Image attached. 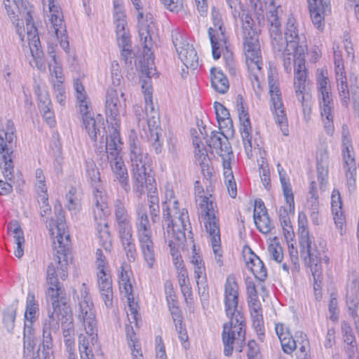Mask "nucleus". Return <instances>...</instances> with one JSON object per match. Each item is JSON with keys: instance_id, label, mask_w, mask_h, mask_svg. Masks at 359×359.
Returning a JSON list of instances; mask_svg holds the SVG:
<instances>
[{"instance_id": "obj_28", "label": "nucleus", "mask_w": 359, "mask_h": 359, "mask_svg": "<svg viewBox=\"0 0 359 359\" xmlns=\"http://www.w3.org/2000/svg\"><path fill=\"white\" fill-rule=\"evenodd\" d=\"M93 194L95 201V208L93 210L94 217L95 220L98 219L102 220L108 213L107 196L102 191L100 185L94 187Z\"/></svg>"}, {"instance_id": "obj_15", "label": "nucleus", "mask_w": 359, "mask_h": 359, "mask_svg": "<svg viewBox=\"0 0 359 359\" xmlns=\"http://www.w3.org/2000/svg\"><path fill=\"white\" fill-rule=\"evenodd\" d=\"M301 247V255L304 258L306 264H309L312 271L313 276L315 280L314 290H316L320 287L317 278L320 276V267L318 264L320 262V252L317 249L316 245L311 236L299 239Z\"/></svg>"}, {"instance_id": "obj_10", "label": "nucleus", "mask_w": 359, "mask_h": 359, "mask_svg": "<svg viewBox=\"0 0 359 359\" xmlns=\"http://www.w3.org/2000/svg\"><path fill=\"white\" fill-rule=\"evenodd\" d=\"M140 38L143 46V60L141 62L140 71L146 76L142 80V88L144 95V100L147 94H149L150 99H152L151 87L150 79L155 74L154 56L151 51L153 43L151 36L149 35L148 28L142 26L140 29Z\"/></svg>"}, {"instance_id": "obj_56", "label": "nucleus", "mask_w": 359, "mask_h": 359, "mask_svg": "<svg viewBox=\"0 0 359 359\" xmlns=\"http://www.w3.org/2000/svg\"><path fill=\"white\" fill-rule=\"evenodd\" d=\"M86 173L88 178L94 187L100 186V172L93 162L87 163Z\"/></svg>"}, {"instance_id": "obj_54", "label": "nucleus", "mask_w": 359, "mask_h": 359, "mask_svg": "<svg viewBox=\"0 0 359 359\" xmlns=\"http://www.w3.org/2000/svg\"><path fill=\"white\" fill-rule=\"evenodd\" d=\"M254 221L257 228L262 233L266 234L271 231L272 225L269 215L255 217Z\"/></svg>"}, {"instance_id": "obj_45", "label": "nucleus", "mask_w": 359, "mask_h": 359, "mask_svg": "<svg viewBox=\"0 0 359 359\" xmlns=\"http://www.w3.org/2000/svg\"><path fill=\"white\" fill-rule=\"evenodd\" d=\"M295 93L299 102L302 103L304 116H309L311 113V95L305 89H295Z\"/></svg>"}, {"instance_id": "obj_9", "label": "nucleus", "mask_w": 359, "mask_h": 359, "mask_svg": "<svg viewBox=\"0 0 359 359\" xmlns=\"http://www.w3.org/2000/svg\"><path fill=\"white\" fill-rule=\"evenodd\" d=\"M163 230L166 227L171 229L191 228V223L189 218L188 211L183 208L180 210L178 201L175 200L174 192L172 189H167L165 191V201L162 204Z\"/></svg>"}, {"instance_id": "obj_11", "label": "nucleus", "mask_w": 359, "mask_h": 359, "mask_svg": "<svg viewBox=\"0 0 359 359\" xmlns=\"http://www.w3.org/2000/svg\"><path fill=\"white\" fill-rule=\"evenodd\" d=\"M163 231V240L167 243L169 248L170 254L172 257L173 264L177 271L185 270L184 264L182 257L179 253L178 248L183 244L187 236L192 238V232L191 228L180 229H171V227H166V230Z\"/></svg>"}, {"instance_id": "obj_30", "label": "nucleus", "mask_w": 359, "mask_h": 359, "mask_svg": "<svg viewBox=\"0 0 359 359\" xmlns=\"http://www.w3.org/2000/svg\"><path fill=\"white\" fill-rule=\"evenodd\" d=\"M271 110L274 115L276 123L278 125L284 135H288V124L287 114L285 110L282 100L271 102Z\"/></svg>"}, {"instance_id": "obj_61", "label": "nucleus", "mask_w": 359, "mask_h": 359, "mask_svg": "<svg viewBox=\"0 0 359 359\" xmlns=\"http://www.w3.org/2000/svg\"><path fill=\"white\" fill-rule=\"evenodd\" d=\"M346 305L351 316L353 318H358L357 310L359 306V298L354 295H347Z\"/></svg>"}, {"instance_id": "obj_4", "label": "nucleus", "mask_w": 359, "mask_h": 359, "mask_svg": "<svg viewBox=\"0 0 359 359\" xmlns=\"http://www.w3.org/2000/svg\"><path fill=\"white\" fill-rule=\"evenodd\" d=\"M196 203L198 208L199 218L203 219L205 228L209 235L215 254V262L219 266L223 265L222 253L221 250V238L219 219L216 216V204L210 196H203V189L199 181H196L195 186Z\"/></svg>"}, {"instance_id": "obj_43", "label": "nucleus", "mask_w": 359, "mask_h": 359, "mask_svg": "<svg viewBox=\"0 0 359 359\" xmlns=\"http://www.w3.org/2000/svg\"><path fill=\"white\" fill-rule=\"evenodd\" d=\"M118 283L121 292L124 293L125 296L127 297L128 302V311L130 312L132 318L136 323V315L137 314V311L136 309V305L134 302V295L133 294L132 284L130 281Z\"/></svg>"}, {"instance_id": "obj_33", "label": "nucleus", "mask_w": 359, "mask_h": 359, "mask_svg": "<svg viewBox=\"0 0 359 359\" xmlns=\"http://www.w3.org/2000/svg\"><path fill=\"white\" fill-rule=\"evenodd\" d=\"M277 167L285 201L286 203L289 205V212L294 214V200L292 186L290 183L287 180L285 176L282 174L283 168L280 166L279 163L277 165Z\"/></svg>"}, {"instance_id": "obj_50", "label": "nucleus", "mask_w": 359, "mask_h": 359, "mask_svg": "<svg viewBox=\"0 0 359 359\" xmlns=\"http://www.w3.org/2000/svg\"><path fill=\"white\" fill-rule=\"evenodd\" d=\"M114 23L116 25V36H123L126 34H129L127 28L126 15L125 13H119L114 15Z\"/></svg>"}, {"instance_id": "obj_52", "label": "nucleus", "mask_w": 359, "mask_h": 359, "mask_svg": "<svg viewBox=\"0 0 359 359\" xmlns=\"http://www.w3.org/2000/svg\"><path fill=\"white\" fill-rule=\"evenodd\" d=\"M50 102L49 99L46 96H44L43 97L40 98L39 107L43 113V118L46 119L47 123L50 126H53L54 123V119L53 112L49 108Z\"/></svg>"}, {"instance_id": "obj_58", "label": "nucleus", "mask_w": 359, "mask_h": 359, "mask_svg": "<svg viewBox=\"0 0 359 359\" xmlns=\"http://www.w3.org/2000/svg\"><path fill=\"white\" fill-rule=\"evenodd\" d=\"M16 310L14 308H8L4 312L3 321L8 332L14 328V322L15 320Z\"/></svg>"}, {"instance_id": "obj_32", "label": "nucleus", "mask_w": 359, "mask_h": 359, "mask_svg": "<svg viewBox=\"0 0 359 359\" xmlns=\"http://www.w3.org/2000/svg\"><path fill=\"white\" fill-rule=\"evenodd\" d=\"M212 87L219 93L224 94L229 88V81L223 72L215 67L210 70Z\"/></svg>"}, {"instance_id": "obj_1", "label": "nucleus", "mask_w": 359, "mask_h": 359, "mask_svg": "<svg viewBox=\"0 0 359 359\" xmlns=\"http://www.w3.org/2000/svg\"><path fill=\"white\" fill-rule=\"evenodd\" d=\"M56 220L50 224V231L54 245L53 262L47 268L46 280L49 285L46 296L51 301L53 311H48L42 327V346L47 350L53 348L51 333L56 332L62 324L64 340L74 339V325L70 306L64 297V289L60 286L57 277L65 280L67 277L69 260L72 259L69 235L67 231L65 216L61 206L55 207Z\"/></svg>"}, {"instance_id": "obj_51", "label": "nucleus", "mask_w": 359, "mask_h": 359, "mask_svg": "<svg viewBox=\"0 0 359 359\" xmlns=\"http://www.w3.org/2000/svg\"><path fill=\"white\" fill-rule=\"evenodd\" d=\"M116 39L118 46L121 48V57L126 61L132 53L130 34L116 36Z\"/></svg>"}, {"instance_id": "obj_12", "label": "nucleus", "mask_w": 359, "mask_h": 359, "mask_svg": "<svg viewBox=\"0 0 359 359\" xmlns=\"http://www.w3.org/2000/svg\"><path fill=\"white\" fill-rule=\"evenodd\" d=\"M211 16L213 27L208 29V35L211 43L212 56L214 59L217 60L220 57L222 51L227 48V36L220 12L212 8Z\"/></svg>"}, {"instance_id": "obj_38", "label": "nucleus", "mask_w": 359, "mask_h": 359, "mask_svg": "<svg viewBox=\"0 0 359 359\" xmlns=\"http://www.w3.org/2000/svg\"><path fill=\"white\" fill-rule=\"evenodd\" d=\"M214 107L219 128H232L233 121L230 117L229 110L223 104L217 102H215Z\"/></svg>"}, {"instance_id": "obj_40", "label": "nucleus", "mask_w": 359, "mask_h": 359, "mask_svg": "<svg viewBox=\"0 0 359 359\" xmlns=\"http://www.w3.org/2000/svg\"><path fill=\"white\" fill-rule=\"evenodd\" d=\"M337 69H338L336 71V79L337 81L339 96L342 104L347 107L350 99V94L348 89L346 77L341 71V69L339 68V65H337Z\"/></svg>"}, {"instance_id": "obj_8", "label": "nucleus", "mask_w": 359, "mask_h": 359, "mask_svg": "<svg viewBox=\"0 0 359 359\" xmlns=\"http://www.w3.org/2000/svg\"><path fill=\"white\" fill-rule=\"evenodd\" d=\"M135 229L144 259L147 266L151 269L156 262V252L151 226L143 203H138L135 209Z\"/></svg>"}, {"instance_id": "obj_7", "label": "nucleus", "mask_w": 359, "mask_h": 359, "mask_svg": "<svg viewBox=\"0 0 359 359\" xmlns=\"http://www.w3.org/2000/svg\"><path fill=\"white\" fill-rule=\"evenodd\" d=\"M129 156L133 172V190L141 196L144 192V184L147 187V183L151 185V182L154 180L147 173L146 166L149 163L148 154L144 152L135 135H130L129 137Z\"/></svg>"}, {"instance_id": "obj_25", "label": "nucleus", "mask_w": 359, "mask_h": 359, "mask_svg": "<svg viewBox=\"0 0 359 359\" xmlns=\"http://www.w3.org/2000/svg\"><path fill=\"white\" fill-rule=\"evenodd\" d=\"M210 146L217 149L219 156L233 155L230 143L224 133L212 131L210 138Z\"/></svg>"}, {"instance_id": "obj_14", "label": "nucleus", "mask_w": 359, "mask_h": 359, "mask_svg": "<svg viewBox=\"0 0 359 359\" xmlns=\"http://www.w3.org/2000/svg\"><path fill=\"white\" fill-rule=\"evenodd\" d=\"M124 93L118 89L109 88L106 94L105 114L107 122L111 126H118L120 114L125 109Z\"/></svg>"}, {"instance_id": "obj_20", "label": "nucleus", "mask_w": 359, "mask_h": 359, "mask_svg": "<svg viewBox=\"0 0 359 359\" xmlns=\"http://www.w3.org/2000/svg\"><path fill=\"white\" fill-rule=\"evenodd\" d=\"M116 228L128 260L130 262H135L137 257V251L135 240L133 236L132 222L116 226Z\"/></svg>"}, {"instance_id": "obj_59", "label": "nucleus", "mask_w": 359, "mask_h": 359, "mask_svg": "<svg viewBox=\"0 0 359 359\" xmlns=\"http://www.w3.org/2000/svg\"><path fill=\"white\" fill-rule=\"evenodd\" d=\"M298 234L299 239L310 236L307 228V217L304 212H301L298 215Z\"/></svg>"}, {"instance_id": "obj_36", "label": "nucleus", "mask_w": 359, "mask_h": 359, "mask_svg": "<svg viewBox=\"0 0 359 359\" xmlns=\"http://www.w3.org/2000/svg\"><path fill=\"white\" fill-rule=\"evenodd\" d=\"M294 62V67H297L294 69V89H305L306 74L304 66V56L302 57H295L292 62Z\"/></svg>"}, {"instance_id": "obj_63", "label": "nucleus", "mask_w": 359, "mask_h": 359, "mask_svg": "<svg viewBox=\"0 0 359 359\" xmlns=\"http://www.w3.org/2000/svg\"><path fill=\"white\" fill-rule=\"evenodd\" d=\"M341 332L344 337V341L353 347V343H355V340L353 330L350 325L346 321L341 323Z\"/></svg>"}, {"instance_id": "obj_41", "label": "nucleus", "mask_w": 359, "mask_h": 359, "mask_svg": "<svg viewBox=\"0 0 359 359\" xmlns=\"http://www.w3.org/2000/svg\"><path fill=\"white\" fill-rule=\"evenodd\" d=\"M48 69L51 81L55 83H63L64 74L62 65L57 57L53 56L48 62Z\"/></svg>"}, {"instance_id": "obj_64", "label": "nucleus", "mask_w": 359, "mask_h": 359, "mask_svg": "<svg viewBox=\"0 0 359 359\" xmlns=\"http://www.w3.org/2000/svg\"><path fill=\"white\" fill-rule=\"evenodd\" d=\"M268 251L270 257L277 262H280L283 259V250L278 243H271L268 247Z\"/></svg>"}, {"instance_id": "obj_60", "label": "nucleus", "mask_w": 359, "mask_h": 359, "mask_svg": "<svg viewBox=\"0 0 359 359\" xmlns=\"http://www.w3.org/2000/svg\"><path fill=\"white\" fill-rule=\"evenodd\" d=\"M35 177L36 180V192L38 195L47 194V187L45 182V176L43 171L41 168H38L35 172Z\"/></svg>"}, {"instance_id": "obj_34", "label": "nucleus", "mask_w": 359, "mask_h": 359, "mask_svg": "<svg viewBox=\"0 0 359 359\" xmlns=\"http://www.w3.org/2000/svg\"><path fill=\"white\" fill-rule=\"evenodd\" d=\"M48 3V8L50 13V20L53 27L55 34L57 39L60 38V35L65 32V25L62 19V13L57 10L53 4V0H47Z\"/></svg>"}, {"instance_id": "obj_46", "label": "nucleus", "mask_w": 359, "mask_h": 359, "mask_svg": "<svg viewBox=\"0 0 359 359\" xmlns=\"http://www.w3.org/2000/svg\"><path fill=\"white\" fill-rule=\"evenodd\" d=\"M295 338H299L297 345L299 352L297 353V359H309L308 354L309 351V341L306 335L302 332H297L295 334Z\"/></svg>"}, {"instance_id": "obj_39", "label": "nucleus", "mask_w": 359, "mask_h": 359, "mask_svg": "<svg viewBox=\"0 0 359 359\" xmlns=\"http://www.w3.org/2000/svg\"><path fill=\"white\" fill-rule=\"evenodd\" d=\"M317 89L318 102L332 98L329 80L323 72H321L317 79Z\"/></svg>"}, {"instance_id": "obj_44", "label": "nucleus", "mask_w": 359, "mask_h": 359, "mask_svg": "<svg viewBox=\"0 0 359 359\" xmlns=\"http://www.w3.org/2000/svg\"><path fill=\"white\" fill-rule=\"evenodd\" d=\"M97 230L100 245L107 252H110L112 244L107 223L104 222L102 224L99 223Z\"/></svg>"}, {"instance_id": "obj_18", "label": "nucleus", "mask_w": 359, "mask_h": 359, "mask_svg": "<svg viewBox=\"0 0 359 359\" xmlns=\"http://www.w3.org/2000/svg\"><path fill=\"white\" fill-rule=\"evenodd\" d=\"M313 25L320 31L325 27V18L331 13L330 0H308Z\"/></svg>"}, {"instance_id": "obj_42", "label": "nucleus", "mask_w": 359, "mask_h": 359, "mask_svg": "<svg viewBox=\"0 0 359 359\" xmlns=\"http://www.w3.org/2000/svg\"><path fill=\"white\" fill-rule=\"evenodd\" d=\"M240 132L243 145L247 153L252 150V126L250 118H244L240 120Z\"/></svg>"}, {"instance_id": "obj_6", "label": "nucleus", "mask_w": 359, "mask_h": 359, "mask_svg": "<svg viewBox=\"0 0 359 359\" xmlns=\"http://www.w3.org/2000/svg\"><path fill=\"white\" fill-rule=\"evenodd\" d=\"M231 9L235 23H240L243 44L250 60L259 54V33L248 10L244 8L239 0H226Z\"/></svg>"}, {"instance_id": "obj_49", "label": "nucleus", "mask_w": 359, "mask_h": 359, "mask_svg": "<svg viewBox=\"0 0 359 359\" xmlns=\"http://www.w3.org/2000/svg\"><path fill=\"white\" fill-rule=\"evenodd\" d=\"M344 169L345 170L347 186L350 191L354 190L355 187V172L356 166L355 161L353 163L348 162V163H344Z\"/></svg>"}, {"instance_id": "obj_26", "label": "nucleus", "mask_w": 359, "mask_h": 359, "mask_svg": "<svg viewBox=\"0 0 359 359\" xmlns=\"http://www.w3.org/2000/svg\"><path fill=\"white\" fill-rule=\"evenodd\" d=\"M8 233L13 238V243L16 245L14 251L15 255L18 258H21L24 255L25 238L23 231L18 222L13 221L8 224Z\"/></svg>"}, {"instance_id": "obj_47", "label": "nucleus", "mask_w": 359, "mask_h": 359, "mask_svg": "<svg viewBox=\"0 0 359 359\" xmlns=\"http://www.w3.org/2000/svg\"><path fill=\"white\" fill-rule=\"evenodd\" d=\"M4 165H2V173L4 178L9 182H12L14 179V167L13 163V154L1 155Z\"/></svg>"}, {"instance_id": "obj_31", "label": "nucleus", "mask_w": 359, "mask_h": 359, "mask_svg": "<svg viewBox=\"0 0 359 359\" xmlns=\"http://www.w3.org/2000/svg\"><path fill=\"white\" fill-rule=\"evenodd\" d=\"M83 123L92 140L96 141L97 135L104 137L106 132L101 121H97L92 116H87L83 117Z\"/></svg>"}, {"instance_id": "obj_55", "label": "nucleus", "mask_w": 359, "mask_h": 359, "mask_svg": "<svg viewBox=\"0 0 359 359\" xmlns=\"http://www.w3.org/2000/svg\"><path fill=\"white\" fill-rule=\"evenodd\" d=\"M194 274L196 279V283L198 286V290H201V287L205 290L206 286V273L204 263L194 266Z\"/></svg>"}, {"instance_id": "obj_17", "label": "nucleus", "mask_w": 359, "mask_h": 359, "mask_svg": "<svg viewBox=\"0 0 359 359\" xmlns=\"http://www.w3.org/2000/svg\"><path fill=\"white\" fill-rule=\"evenodd\" d=\"M86 334L79 336V350L81 359H95L94 351L100 348L97 343V327L85 330Z\"/></svg>"}, {"instance_id": "obj_35", "label": "nucleus", "mask_w": 359, "mask_h": 359, "mask_svg": "<svg viewBox=\"0 0 359 359\" xmlns=\"http://www.w3.org/2000/svg\"><path fill=\"white\" fill-rule=\"evenodd\" d=\"M114 214L116 226L131 223V216L123 201L117 198L114 202Z\"/></svg>"}, {"instance_id": "obj_13", "label": "nucleus", "mask_w": 359, "mask_h": 359, "mask_svg": "<svg viewBox=\"0 0 359 359\" xmlns=\"http://www.w3.org/2000/svg\"><path fill=\"white\" fill-rule=\"evenodd\" d=\"M75 313L84 330L90 331L97 327L95 306L86 287L81 290V297L75 307Z\"/></svg>"}, {"instance_id": "obj_48", "label": "nucleus", "mask_w": 359, "mask_h": 359, "mask_svg": "<svg viewBox=\"0 0 359 359\" xmlns=\"http://www.w3.org/2000/svg\"><path fill=\"white\" fill-rule=\"evenodd\" d=\"M127 312H128V318L130 325H126V338L128 340V346L131 349V348H137L138 346L137 345H136V342H137L136 334L134 331V328L132 326V323H135V325H137L138 313L136 315V323H135L134 321L133 318H132V315L130 314V312L128 311Z\"/></svg>"}, {"instance_id": "obj_62", "label": "nucleus", "mask_w": 359, "mask_h": 359, "mask_svg": "<svg viewBox=\"0 0 359 359\" xmlns=\"http://www.w3.org/2000/svg\"><path fill=\"white\" fill-rule=\"evenodd\" d=\"M297 342H299V338H296V339L293 337L283 338V341L280 344L284 353L287 354L292 353L297 348H298Z\"/></svg>"}, {"instance_id": "obj_57", "label": "nucleus", "mask_w": 359, "mask_h": 359, "mask_svg": "<svg viewBox=\"0 0 359 359\" xmlns=\"http://www.w3.org/2000/svg\"><path fill=\"white\" fill-rule=\"evenodd\" d=\"M268 81L269 86V93L271 95V102L281 100V93L278 86V83H276L272 74H269Z\"/></svg>"}, {"instance_id": "obj_24", "label": "nucleus", "mask_w": 359, "mask_h": 359, "mask_svg": "<svg viewBox=\"0 0 359 359\" xmlns=\"http://www.w3.org/2000/svg\"><path fill=\"white\" fill-rule=\"evenodd\" d=\"M39 304L35 300L34 293L29 292L26 300V311L25 313L24 337L27 333L29 335L33 334L32 324L38 318Z\"/></svg>"}, {"instance_id": "obj_21", "label": "nucleus", "mask_w": 359, "mask_h": 359, "mask_svg": "<svg viewBox=\"0 0 359 359\" xmlns=\"http://www.w3.org/2000/svg\"><path fill=\"white\" fill-rule=\"evenodd\" d=\"M16 147L15 128L11 120L5 125L0 123V154H13Z\"/></svg>"}, {"instance_id": "obj_3", "label": "nucleus", "mask_w": 359, "mask_h": 359, "mask_svg": "<svg viewBox=\"0 0 359 359\" xmlns=\"http://www.w3.org/2000/svg\"><path fill=\"white\" fill-rule=\"evenodd\" d=\"M238 286L233 275L227 276L224 285V305L226 316L230 322L223 326L222 341L224 354L231 356L233 344L241 345L245 339V320L238 309Z\"/></svg>"}, {"instance_id": "obj_23", "label": "nucleus", "mask_w": 359, "mask_h": 359, "mask_svg": "<svg viewBox=\"0 0 359 359\" xmlns=\"http://www.w3.org/2000/svg\"><path fill=\"white\" fill-rule=\"evenodd\" d=\"M110 163L111 170L114 177L123 190L128 193L130 190L128 170L121 156L107 158Z\"/></svg>"}, {"instance_id": "obj_37", "label": "nucleus", "mask_w": 359, "mask_h": 359, "mask_svg": "<svg viewBox=\"0 0 359 359\" xmlns=\"http://www.w3.org/2000/svg\"><path fill=\"white\" fill-rule=\"evenodd\" d=\"M243 46H244L243 45ZM259 54H257V56H254V57L251 58L250 60L248 58L245 47H243V51L245 55V60H246V65L248 67V69L250 70V78L251 81H257L259 80V76L258 74V72H259L262 68V51H261V44L259 43Z\"/></svg>"}, {"instance_id": "obj_5", "label": "nucleus", "mask_w": 359, "mask_h": 359, "mask_svg": "<svg viewBox=\"0 0 359 359\" xmlns=\"http://www.w3.org/2000/svg\"><path fill=\"white\" fill-rule=\"evenodd\" d=\"M14 13L17 15H8L13 24L15 25L16 32L21 41H24L25 32L24 20L26 22L27 40L29 46L30 52L33 56L36 67L40 70H45V63L43 61L44 53L42 50L41 41L39 39L38 30L34 24L32 15V7L27 1L25 6H21L20 4H16L13 6Z\"/></svg>"}, {"instance_id": "obj_22", "label": "nucleus", "mask_w": 359, "mask_h": 359, "mask_svg": "<svg viewBox=\"0 0 359 359\" xmlns=\"http://www.w3.org/2000/svg\"><path fill=\"white\" fill-rule=\"evenodd\" d=\"M97 285L102 299L107 308L113 304L112 280L110 271L107 268L97 269Z\"/></svg>"}, {"instance_id": "obj_16", "label": "nucleus", "mask_w": 359, "mask_h": 359, "mask_svg": "<svg viewBox=\"0 0 359 359\" xmlns=\"http://www.w3.org/2000/svg\"><path fill=\"white\" fill-rule=\"evenodd\" d=\"M172 39L178 57L184 65L187 68L196 69L198 66V57L193 46L184 40L182 35L177 32L172 34Z\"/></svg>"}, {"instance_id": "obj_53", "label": "nucleus", "mask_w": 359, "mask_h": 359, "mask_svg": "<svg viewBox=\"0 0 359 359\" xmlns=\"http://www.w3.org/2000/svg\"><path fill=\"white\" fill-rule=\"evenodd\" d=\"M342 155L344 163L355 161L353 147L350 137L342 138Z\"/></svg>"}, {"instance_id": "obj_29", "label": "nucleus", "mask_w": 359, "mask_h": 359, "mask_svg": "<svg viewBox=\"0 0 359 359\" xmlns=\"http://www.w3.org/2000/svg\"><path fill=\"white\" fill-rule=\"evenodd\" d=\"M118 126H112V131L109 135L106 137L105 151L102 156L107 158H111L116 156H121L118 153V144L121 143L119 133L117 130Z\"/></svg>"}, {"instance_id": "obj_27", "label": "nucleus", "mask_w": 359, "mask_h": 359, "mask_svg": "<svg viewBox=\"0 0 359 359\" xmlns=\"http://www.w3.org/2000/svg\"><path fill=\"white\" fill-rule=\"evenodd\" d=\"M250 250L249 257L245 258L246 266L257 280L264 281L267 276L266 269L260 258L251 250Z\"/></svg>"}, {"instance_id": "obj_2", "label": "nucleus", "mask_w": 359, "mask_h": 359, "mask_svg": "<svg viewBox=\"0 0 359 359\" xmlns=\"http://www.w3.org/2000/svg\"><path fill=\"white\" fill-rule=\"evenodd\" d=\"M278 9V7L268 13L269 32L272 50L276 56L283 60L285 69L287 70L290 69L293 58L304 56L307 50L306 40L305 35L300 33L297 22L292 16L288 18L283 36Z\"/></svg>"}, {"instance_id": "obj_19", "label": "nucleus", "mask_w": 359, "mask_h": 359, "mask_svg": "<svg viewBox=\"0 0 359 359\" xmlns=\"http://www.w3.org/2000/svg\"><path fill=\"white\" fill-rule=\"evenodd\" d=\"M147 130H144L145 136L148 142L151 144L156 154H159L162 151L163 141L160 140L162 129L160 126L159 114H152L147 116Z\"/></svg>"}]
</instances>
